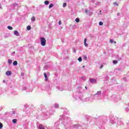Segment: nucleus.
<instances>
[{"label": "nucleus", "instance_id": "obj_15", "mask_svg": "<svg viewBox=\"0 0 129 129\" xmlns=\"http://www.w3.org/2000/svg\"><path fill=\"white\" fill-rule=\"evenodd\" d=\"M44 4H45V5H49V1H45V2H44Z\"/></svg>", "mask_w": 129, "mask_h": 129}, {"label": "nucleus", "instance_id": "obj_29", "mask_svg": "<svg viewBox=\"0 0 129 129\" xmlns=\"http://www.w3.org/2000/svg\"><path fill=\"white\" fill-rule=\"evenodd\" d=\"M59 25H61V24H62V22H61V21H59L58 22Z\"/></svg>", "mask_w": 129, "mask_h": 129}, {"label": "nucleus", "instance_id": "obj_19", "mask_svg": "<svg viewBox=\"0 0 129 129\" xmlns=\"http://www.w3.org/2000/svg\"><path fill=\"white\" fill-rule=\"evenodd\" d=\"M99 26H103V22H100L99 23Z\"/></svg>", "mask_w": 129, "mask_h": 129}, {"label": "nucleus", "instance_id": "obj_9", "mask_svg": "<svg viewBox=\"0 0 129 129\" xmlns=\"http://www.w3.org/2000/svg\"><path fill=\"white\" fill-rule=\"evenodd\" d=\"M53 6H54V5L53 4H51L50 5H49L48 8L51 9V8H53Z\"/></svg>", "mask_w": 129, "mask_h": 129}, {"label": "nucleus", "instance_id": "obj_33", "mask_svg": "<svg viewBox=\"0 0 129 129\" xmlns=\"http://www.w3.org/2000/svg\"><path fill=\"white\" fill-rule=\"evenodd\" d=\"M113 43H114V44H116V41H114Z\"/></svg>", "mask_w": 129, "mask_h": 129}, {"label": "nucleus", "instance_id": "obj_2", "mask_svg": "<svg viewBox=\"0 0 129 129\" xmlns=\"http://www.w3.org/2000/svg\"><path fill=\"white\" fill-rule=\"evenodd\" d=\"M14 35H15V36H16L17 37H19L20 36V33H19V32H18V31L15 30L14 32Z\"/></svg>", "mask_w": 129, "mask_h": 129}, {"label": "nucleus", "instance_id": "obj_16", "mask_svg": "<svg viewBox=\"0 0 129 129\" xmlns=\"http://www.w3.org/2000/svg\"><path fill=\"white\" fill-rule=\"evenodd\" d=\"M12 122H13L14 123H16L17 122V119H14L13 120H12Z\"/></svg>", "mask_w": 129, "mask_h": 129}, {"label": "nucleus", "instance_id": "obj_5", "mask_svg": "<svg viewBox=\"0 0 129 129\" xmlns=\"http://www.w3.org/2000/svg\"><path fill=\"white\" fill-rule=\"evenodd\" d=\"M44 78H45V81H48V79L47 78V74L45 73H44Z\"/></svg>", "mask_w": 129, "mask_h": 129}, {"label": "nucleus", "instance_id": "obj_31", "mask_svg": "<svg viewBox=\"0 0 129 129\" xmlns=\"http://www.w3.org/2000/svg\"><path fill=\"white\" fill-rule=\"evenodd\" d=\"M55 106L56 108H58V107H59V106H58L57 105H56Z\"/></svg>", "mask_w": 129, "mask_h": 129}, {"label": "nucleus", "instance_id": "obj_41", "mask_svg": "<svg viewBox=\"0 0 129 129\" xmlns=\"http://www.w3.org/2000/svg\"><path fill=\"white\" fill-rule=\"evenodd\" d=\"M100 12L101 13V11H100Z\"/></svg>", "mask_w": 129, "mask_h": 129}, {"label": "nucleus", "instance_id": "obj_1", "mask_svg": "<svg viewBox=\"0 0 129 129\" xmlns=\"http://www.w3.org/2000/svg\"><path fill=\"white\" fill-rule=\"evenodd\" d=\"M40 42L41 46H46V39L44 37L40 38Z\"/></svg>", "mask_w": 129, "mask_h": 129}, {"label": "nucleus", "instance_id": "obj_12", "mask_svg": "<svg viewBox=\"0 0 129 129\" xmlns=\"http://www.w3.org/2000/svg\"><path fill=\"white\" fill-rule=\"evenodd\" d=\"M27 30H28V31H30L31 30V26H28L27 27Z\"/></svg>", "mask_w": 129, "mask_h": 129}, {"label": "nucleus", "instance_id": "obj_20", "mask_svg": "<svg viewBox=\"0 0 129 129\" xmlns=\"http://www.w3.org/2000/svg\"><path fill=\"white\" fill-rule=\"evenodd\" d=\"M8 29H9V30H13V27H12L11 26H9L8 27Z\"/></svg>", "mask_w": 129, "mask_h": 129}, {"label": "nucleus", "instance_id": "obj_37", "mask_svg": "<svg viewBox=\"0 0 129 129\" xmlns=\"http://www.w3.org/2000/svg\"><path fill=\"white\" fill-rule=\"evenodd\" d=\"M85 89H87V86L85 87Z\"/></svg>", "mask_w": 129, "mask_h": 129}, {"label": "nucleus", "instance_id": "obj_30", "mask_svg": "<svg viewBox=\"0 0 129 129\" xmlns=\"http://www.w3.org/2000/svg\"><path fill=\"white\" fill-rule=\"evenodd\" d=\"M85 12H86V13H87L88 12V10L87 9H86V10H85Z\"/></svg>", "mask_w": 129, "mask_h": 129}, {"label": "nucleus", "instance_id": "obj_6", "mask_svg": "<svg viewBox=\"0 0 129 129\" xmlns=\"http://www.w3.org/2000/svg\"><path fill=\"white\" fill-rule=\"evenodd\" d=\"M95 82H96V80L94 79H90V83H95Z\"/></svg>", "mask_w": 129, "mask_h": 129}, {"label": "nucleus", "instance_id": "obj_11", "mask_svg": "<svg viewBox=\"0 0 129 129\" xmlns=\"http://www.w3.org/2000/svg\"><path fill=\"white\" fill-rule=\"evenodd\" d=\"M100 4H101V3L99 2H96L95 3L96 6H100Z\"/></svg>", "mask_w": 129, "mask_h": 129}, {"label": "nucleus", "instance_id": "obj_38", "mask_svg": "<svg viewBox=\"0 0 129 129\" xmlns=\"http://www.w3.org/2000/svg\"><path fill=\"white\" fill-rule=\"evenodd\" d=\"M117 16H119V13H118V14H117Z\"/></svg>", "mask_w": 129, "mask_h": 129}, {"label": "nucleus", "instance_id": "obj_39", "mask_svg": "<svg viewBox=\"0 0 129 129\" xmlns=\"http://www.w3.org/2000/svg\"><path fill=\"white\" fill-rule=\"evenodd\" d=\"M13 53V54H15V53H16V52L14 51Z\"/></svg>", "mask_w": 129, "mask_h": 129}, {"label": "nucleus", "instance_id": "obj_21", "mask_svg": "<svg viewBox=\"0 0 129 129\" xmlns=\"http://www.w3.org/2000/svg\"><path fill=\"white\" fill-rule=\"evenodd\" d=\"M113 63L115 64H117V60H113Z\"/></svg>", "mask_w": 129, "mask_h": 129}, {"label": "nucleus", "instance_id": "obj_7", "mask_svg": "<svg viewBox=\"0 0 129 129\" xmlns=\"http://www.w3.org/2000/svg\"><path fill=\"white\" fill-rule=\"evenodd\" d=\"M39 129H45L44 126L42 124L39 125Z\"/></svg>", "mask_w": 129, "mask_h": 129}, {"label": "nucleus", "instance_id": "obj_22", "mask_svg": "<svg viewBox=\"0 0 129 129\" xmlns=\"http://www.w3.org/2000/svg\"><path fill=\"white\" fill-rule=\"evenodd\" d=\"M3 124L2 123H0V129L3 128Z\"/></svg>", "mask_w": 129, "mask_h": 129}, {"label": "nucleus", "instance_id": "obj_10", "mask_svg": "<svg viewBox=\"0 0 129 129\" xmlns=\"http://www.w3.org/2000/svg\"><path fill=\"white\" fill-rule=\"evenodd\" d=\"M12 63H13V61H12V60L11 59H9L8 60V64L9 65H11V64H12Z\"/></svg>", "mask_w": 129, "mask_h": 129}, {"label": "nucleus", "instance_id": "obj_34", "mask_svg": "<svg viewBox=\"0 0 129 129\" xmlns=\"http://www.w3.org/2000/svg\"><path fill=\"white\" fill-rule=\"evenodd\" d=\"M92 3H94V0H92Z\"/></svg>", "mask_w": 129, "mask_h": 129}, {"label": "nucleus", "instance_id": "obj_28", "mask_svg": "<svg viewBox=\"0 0 129 129\" xmlns=\"http://www.w3.org/2000/svg\"><path fill=\"white\" fill-rule=\"evenodd\" d=\"M98 94L101 95V92L99 91L97 92Z\"/></svg>", "mask_w": 129, "mask_h": 129}, {"label": "nucleus", "instance_id": "obj_25", "mask_svg": "<svg viewBox=\"0 0 129 129\" xmlns=\"http://www.w3.org/2000/svg\"><path fill=\"white\" fill-rule=\"evenodd\" d=\"M73 51L74 53H76V49H75V48H73Z\"/></svg>", "mask_w": 129, "mask_h": 129}, {"label": "nucleus", "instance_id": "obj_35", "mask_svg": "<svg viewBox=\"0 0 129 129\" xmlns=\"http://www.w3.org/2000/svg\"><path fill=\"white\" fill-rule=\"evenodd\" d=\"M102 67H103V66H101L100 69H102Z\"/></svg>", "mask_w": 129, "mask_h": 129}, {"label": "nucleus", "instance_id": "obj_4", "mask_svg": "<svg viewBox=\"0 0 129 129\" xmlns=\"http://www.w3.org/2000/svg\"><path fill=\"white\" fill-rule=\"evenodd\" d=\"M6 74V75H7V76H10L12 74V72L11 71H7Z\"/></svg>", "mask_w": 129, "mask_h": 129}, {"label": "nucleus", "instance_id": "obj_18", "mask_svg": "<svg viewBox=\"0 0 129 129\" xmlns=\"http://www.w3.org/2000/svg\"><path fill=\"white\" fill-rule=\"evenodd\" d=\"M13 5H14V7H19V4L17 3L14 4Z\"/></svg>", "mask_w": 129, "mask_h": 129}, {"label": "nucleus", "instance_id": "obj_40", "mask_svg": "<svg viewBox=\"0 0 129 129\" xmlns=\"http://www.w3.org/2000/svg\"><path fill=\"white\" fill-rule=\"evenodd\" d=\"M83 68H85V66H83Z\"/></svg>", "mask_w": 129, "mask_h": 129}, {"label": "nucleus", "instance_id": "obj_26", "mask_svg": "<svg viewBox=\"0 0 129 129\" xmlns=\"http://www.w3.org/2000/svg\"><path fill=\"white\" fill-rule=\"evenodd\" d=\"M113 5H114L115 6H118V4H117V3H114Z\"/></svg>", "mask_w": 129, "mask_h": 129}, {"label": "nucleus", "instance_id": "obj_14", "mask_svg": "<svg viewBox=\"0 0 129 129\" xmlns=\"http://www.w3.org/2000/svg\"><path fill=\"white\" fill-rule=\"evenodd\" d=\"M75 21L77 23H79V22H80V20L79 18H76Z\"/></svg>", "mask_w": 129, "mask_h": 129}, {"label": "nucleus", "instance_id": "obj_13", "mask_svg": "<svg viewBox=\"0 0 129 129\" xmlns=\"http://www.w3.org/2000/svg\"><path fill=\"white\" fill-rule=\"evenodd\" d=\"M13 65H18V61L17 60H15L13 62Z\"/></svg>", "mask_w": 129, "mask_h": 129}, {"label": "nucleus", "instance_id": "obj_32", "mask_svg": "<svg viewBox=\"0 0 129 129\" xmlns=\"http://www.w3.org/2000/svg\"><path fill=\"white\" fill-rule=\"evenodd\" d=\"M24 75H25V74H24V73H21V75H22V76H24Z\"/></svg>", "mask_w": 129, "mask_h": 129}, {"label": "nucleus", "instance_id": "obj_17", "mask_svg": "<svg viewBox=\"0 0 129 129\" xmlns=\"http://www.w3.org/2000/svg\"><path fill=\"white\" fill-rule=\"evenodd\" d=\"M78 61H79V62H81L82 61V58L81 57H80L78 59Z\"/></svg>", "mask_w": 129, "mask_h": 129}, {"label": "nucleus", "instance_id": "obj_36", "mask_svg": "<svg viewBox=\"0 0 129 129\" xmlns=\"http://www.w3.org/2000/svg\"><path fill=\"white\" fill-rule=\"evenodd\" d=\"M0 9H2V6L0 5Z\"/></svg>", "mask_w": 129, "mask_h": 129}, {"label": "nucleus", "instance_id": "obj_24", "mask_svg": "<svg viewBox=\"0 0 129 129\" xmlns=\"http://www.w3.org/2000/svg\"><path fill=\"white\" fill-rule=\"evenodd\" d=\"M114 41L113 39H110V43H111V44H112L113 43Z\"/></svg>", "mask_w": 129, "mask_h": 129}, {"label": "nucleus", "instance_id": "obj_23", "mask_svg": "<svg viewBox=\"0 0 129 129\" xmlns=\"http://www.w3.org/2000/svg\"><path fill=\"white\" fill-rule=\"evenodd\" d=\"M66 6H67V4L63 3L62 7H63V8H65V7H66Z\"/></svg>", "mask_w": 129, "mask_h": 129}, {"label": "nucleus", "instance_id": "obj_27", "mask_svg": "<svg viewBox=\"0 0 129 129\" xmlns=\"http://www.w3.org/2000/svg\"><path fill=\"white\" fill-rule=\"evenodd\" d=\"M84 59H87V56H86V55H84Z\"/></svg>", "mask_w": 129, "mask_h": 129}, {"label": "nucleus", "instance_id": "obj_3", "mask_svg": "<svg viewBox=\"0 0 129 129\" xmlns=\"http://www.w3.org/2000/svg\"><path fill=\"white\" fill-rule=\"evenodd\" d=\"M86 42H87V39L85 38L84 39V45L85 47H88V44L86 43Z\"/></svg>", "mask_w": 129, "mask_h": 129}, {"label": "nucleus", "instance_id": "obj_8", "mask_svg": "<svg viewBox=\"0 0 129 129\" xmlns=\"http://www.w3.org/2000/svg\"><path fill=\"white\" fill-rule=\"evenodd\" d=\"M31 21L32 22H35L36 21V18L34 16L31 17Z\"/></svg>", "mask_w": 129, "mask_h": 129}]
</instances>
